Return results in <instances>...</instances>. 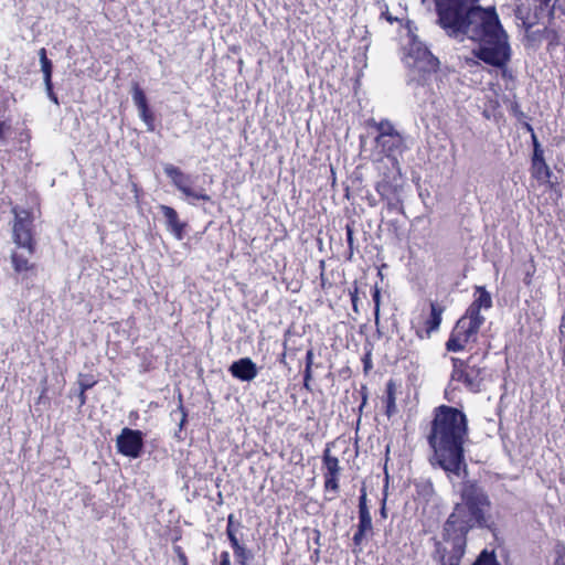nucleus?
Masks as SVG:
<instances>
[{
    "instance_id": "obj_1",
    "label": "nucleus",
    "mask_w": 565,
    "mask_h": 565,
    "mask_svg": "<svg viewBox=\"0 0 565 565\" xmlns=\"http://www.w3.org/2000/svg\"><path fill=\"white\" fill-rule=\"evenodd\" d=\"M439 24L450 36L478 43L472 53L493 67H504L511 57L508 35L493 7H473L462 14L457 8H439Z\"/></svg>"
},
{
    "instance_id": "obj_2",
    "label": "nucleus",
    "mask_w": 565,
    "mask_h": 565,
    "mask_svg": "<svg viewBox=\"0 0 565 565\" xmlns=\"http://www.w3.org/2000/svg\"><path fill=\"white\" fill-rule=\"evenodd\" d=\"M461 499L445 524L446 545L441 565H459L466 551L467 533L475 526L486 524L490 500L475 482L466 481L460 490Z\"/></svg>"
},
{
    "instance_id": "obj_3",
    "label": "nucleus",
    "mask_w": 565,
    "mask_h": 565,
    "mask_svg": "<svg viewBox=\"0 0 565 565\" xmlns=\"http://www.w3.org/2000/svg\"><path fill=\"white\" fill-rule=\"evenodd\" d=\"M467 439V419L465 414L454 407L440 406L433 422L428 437L434 451L430 463L438 466L448 475L460 476L467 466L463 444Z\"/></svg>"
},
{
    "instance_id": "obj_4",
    "label": "nucleus",
    "mask_w": 565,
    "mask_h": 565,
    "mask_svg": "<svg viewBox=\"0 0 565 565\" xmlns=\"http://www.w3.org/2000/svg\"><path fill=\"white\" fill-rule=\"evenodd\" d=\"M491 307V295L484 287H476L473 301L467 308L465 315L457 321L446 342L447 350L459 352L465 350L469 343L476 342L478 332L486 321L484 312Z\"/></svg>"
},
{
    "instance_id": "obj_5",
    "label": "nucleus",
    "mask_w": 565,
    "mask_h": 565,
    "mask_svg": "<svg viewBox=\"0 0 565 565\" xmlns=\"http://www.w3.org/2000/svg\"><path fill=\"white\" fill-rule=\"evenodd\" d=\"M403 61L412 79L417 82L426 81V76L437 68V60L413 33L408 34V42L404 45Z\"/></svg>"
},
{
    "instance_id": "obj_6",
    "label": "nucleus",
    "mask_w": 565,
    "mask_h": 565,
    "mask_svg": "<svg viewBox=\"0 0 565 565\" xmlns=\"http://www.w3.org/2000/svg\"><path fill=\"white\" fill-rule=\"evenodd\" d=\"M14 221L12 225L13 243L28 252L30 256L36 252V237L34 231V216L30 210L12 207Z\"/></svg>"
},
{
    "instance_id": "obj_7",
    "label": "nucleus",
    "mask_w": 565,
    "mask_h": 565,
    "mask_svg": "<svg viewBox=\"0 0 565 565\" xmlns=\"http://www.w3.org/2000/svg\"><path fill=\"white\" fill-rule=\"evenodd\" d=\"M166 175L171 180L172 184L188 199L193 201H210L203 188H193L191 175L184 173L179 167L168 163L163 168Z\"/></svg>"
},
{
    "instance_id": "obj_8",
    "label": "nucleus",
    "mask_w": 565,
    "mask_h": 565,
    "mask_svg": "<svg viewBox=\"0 0 565 565\" xmlns=\"http://www.w3.org/2000/svg\"><path fill=\"white\" fill-rule=\"evenodd\" d=\"M452 363L451 380L462 383L470 391H478L483 380L481 369L459 359H452Z\"/></svg>"
},
{
    "instance_id": "obj_9",
    "label": "nucleus",
    "mask_w": 565,
    "mask_h": 565,
    "mask_svg": "<svg viewBox=\"0 0 565 565\" xmlns=\"http://www.w3.org/2000/svg\"><path fill=\"white\" fill-rule=\"evenodd\" d=\"M141 430L125 427L116 439L117 451L126 457L138 458L143 449Z\"/></svg>"
},
{
    "instance_id": "obj_10",
    "label": "nucleus",
    "mask_w": 565,
    "mask_h": 565,
    "mask_svg": "<svg viewBox=\"0 0 565 565\" xmlns=\"http://www.w3.org/2000/svg\"><path fill=\"white\" fill-rule=\"evenodd\" d=\"M131 95L134 104L136 105L139 117L147 126L148 131H154V114L150 109L148 105L147 96L143 92V89L140 87L139 83L135 82L131 87Z\"/></svg>"
},
{
    "instance_id": "obj_11",
    "label": "nucleus",
    "mask_w": 565,
    "mask_h": 565,
    "mask_svg": "<svg viewBox=\"0 0 565 565\" xmlns=\"http://www.w3.org/2000/svg\"><path fill=\"white\" fill-rule=\"evenodd\" d=\"M159 210L162 213L167 230L178 239H183L188 223L179 218L178 212L169 205L161 204Z\"/></svg>"
},
{
    "instance_id": "obj_12",
    "label": "nucleus",
    "mask_w": 565,
    "mask_h": 565,
    "mask_svg": "<svg viewBox=\"0 0 565 565\" xmlns=\"http://www.w3.org/2000/svg\"><path fill=\"white\" fill-rule=\"evenodd\" d=\"M11 264L15 274L21 277V281H26L28 279L35 277L38 274V265L33 262H30L23 254L13 250L11 253Z\"/></svg>"
},
{
    "instance_id": "obj_13",
    "label": "nucleus",
    "mask_w": 565,
    "mask_h": 565,
    "mask_svg": "<svg viewBox=\"0 0 565 565\" xmlns=\"http://www.w3.org/2000/svg\"><path fill=\"white\" fill-rule=\"evenodd\" d=\"M239 526H241L239 524L234 523V518L231 514L227 520V527H226L227 537L230 540L231 546L234 550V555H235L236 561L241 565H247L246 548L243 544L239 543V539L237 536Z\"/></svg>"
},
{
    "instance_id": "obj_14",
    "label": "nucleus",
    "mask_w": 565,
    "mask_h": 565,
    "mask_svg": "<svg viewBox=\"0 0 565 565\" xmlns=\"http://www.w3.org/2000/svg\"><path fill=\"white\" fill-rule=\"evenodd\" d=\"M375 142L386 157L393 158L394 163L398 164L395 153L402 152L404 148V138L399 132L384 138H375Z\"/></svg>"
},
{
    "instance_id": "obj_15",
    "label": "nucleus",
    "mask_w": 565,
    "mask_h": 565,
    "mask_svg": "<svg viewBox=\"0 0 565 565\" xmlns=\"http://www.w3.org/2000/svg\"><path fill=\"white\" fill-rule=\"evenodd\" d=\"M39 57H40V63H41V70L43 72V76H44L45 88H46L51 99L57 104V97L53 92V83H52L53 64H52V61L47 57L46 50L44 47L39 50Z\"/></svg>"
},
{
    "instance_id": "obj_16",
    "label": "nucleus",
    "mask_w": 565,
    "mask_h": 565,
    "mask_svg": "<svg viewBox=\"0 0 565 565\" xmlns=\"http://www.w3.org/2000/svg\"><path fill=\"white\" fill-rule=\"evenodd\" d=\"M373 532L372 516L371 513H359V525L358 531L353 536L355 545H361L363 540L370 536Z\"/></svg>"
},
{
    "instance_id": "obj_17",
    "label": "nucleus",
    "mask_w": 565,
    "mask_h": 565,
    "mask_svg": "<svg viewBox=\"0 0 565 565\" xmlns=\"http://www.w3.org/2000/svg\"><path fill=\"white\" fill-rule=\"evenodd\" d=\"M532 175L542 183H550L552 171L543 159H532Z\"/></svg>"
},
{
    "instance_id": "obj_18",
    "label": "nucleus",
    "mask_w": 565,
    "mask_h": 565,
    "mask_svg": "<svg viewBox=\"0 0 565 565\" xmlns=\"http://www.w3.org/2000/svg\"><path fill=\"white\" fill-rule=\"evenodd\" d=\"M443 311L444 309L440 306L434 302L430 305V316L425 322L426 333L428 337L430 335L431 332L438 330L441 323Z\"/></svg>"
},
{
    "instance_id": "obj_19",
    "label": "nucleus",
    "mask_w": 565,
    "mask_h": 565,
    "mask_svg": "<svg viewBox=\"0 0 565 565\" xmlns=\"http://www.w3.org/2000/svg\"><path fill=\"white\" fill-rule=\"evenodd\" d=\"M323 466L326 468L324 476H339L340 466L337 457L332 456L329 449L323 452Z\"/></svg>"
},
{
    "instance_id": "obj_20",
    "label": "nucleus",
    "mask_w": 565,
    "mask_h": 565,
    "mask_svg": "<svg viewBox=\"0 0 565 565\" xmlns=\"http://www.w3.org/2000/svg\"><path fill=\"white\" fill-rule=\"evenodd\" d=\"M230 371L234 377L247 381V358H242L234 362L231 365Z\"/></svg>"
},
{
    "instance_id": "obj_21",
    "label": "nucleus",
    "mask_w": 565,
    "mask_h": 565,
    "mask_svg": "<svg viewBox=\"0 0 565 565\" xmlns=\"http://www.w3.org/2000/svg\"><path fill=\"white\" fill-rule=\"evenodd\" d=\"M374 127L377 129L379 135L376 138L388 137L390 135L397 134L398 131L394 128L391 121L381 120L380 122H373Z\"/></svg>"
},
{
    "instance_id": "obj_22",
    "label": "nucleus",
    "mask_w": 565,
    "mask_h": 565,
    "mask_svg": "<svg viewBox=\"0 0 565 565\" xmlns=\"http://www.w3.org/2000/svg\"><path fill=\"white\" fill-rule=\"evenodd\" d=\"M473 565H499L494 555L483 551Z\"/></svg>"
},
{
    "instance_id": "obj_23",
    "label": "nucleus",
    "mask_w": 565,
    "mask_h": 565,
    "mask_svg": "<svg viewBox=\"0 0 565 565\" xmlns=\"http://www.w3.org/2000/svg\"><path fill=\"white\" fill-rule=\"evenodd\" d=\"M324 489L327 491L338 492L339 476H324Z\"/></svg>"
},
{
    "instance_id": "obj_24",
    "label": "nucleus",
    "mask_w": 565,
    "mask_h": 565,
    "mask_svg": "<svg viewBox=\"0 0 565 565\" xmlns=\"http://www.w3.org/2000/svg\"><path fill=\"white\" fill-rule=\"evenodd\" d=\"M173 552L177 556L178 565H189L188 556H186L184 550L182 548V546L174 544Z\"/></svg>"
},
{
    "instance_id": "obj_25",
    "label": "nucleus",
    "mask_w": 565,
    "mask_h": 565,
    "mask_svg": "<svg viewBox=\"0 0 565 565\" xmlns=\"http://www.w3.org/2000/svg\"><path fill=\"white\" fill-rule=\"evenodd\" d=\"M529 130L530 131H533V129L527 126ZM532 139H533V146H534V153H533V158L532 159H543V149L541 148V145L536 138V136L534 135V132H532Z\"/></svg>"
},
{
    "instance_id": "obj_26",
    "label": "nucleus",
    "mask_w": 565,
    "mask_h": 565,
    "mask_svg": "<svg viewBox=\"0 0 565 565\" xmlns=\"http://www.w3.org/2000/svg\"><path fill=\"white\" fill-rule=\"evenodd\" d=\"M178 411L181 413V419H180L179 427H180V429H182L188 419V411L183 405V397H182L181 393L179 394Z\"/></svg>"
},
{
    "instance_id": "obj_27",
    "label": "nucleus",
    "mask_w": 565,
    "mask_h": 565,
    "mask_svg": "<svg viewBox=\"0 0 565 565\" xmlns=\"http://www.w3.org/2000/svg\"><path fill=\"white\" fill-rule=\"evenodd\" d=\"M83 380L79 381V388L88 391L96 385L97 381L92 375H83Z\"/></svg>"
},
{
    "instance_id": "obj_28",
    "label": "nucleus",
    "mask_w": 565,
    "mask_h": 565,
    "mask_svg": "<svg viewBox=\"0 0 565 565\" xmlns=\"http://www.w3.org/2000/svg\"><path fill=\"white\" fill-rule=\"evenodd\" d=\"M379 194L383 198L388 199L391 195V188L385 183H379L376 188Z\"/></svg>"
},
{
    "instance_id": "obj_29",
    "label": "nucleus",
    "mask_w": 565,
    "mask_h": 565,
    "mask_svg": "<svg viewBox=\"0 0 565 565\" xmlns=\"http://www.w3.org/2000/svg\"><path fill=\"white\" fill-rule=\"evenodd\" d=\"M11 129L9 121L0 120V141L6 140V134Z\"/></svg>"
},
{
    "instance_id": "obj_30",
    "label": "nucleus",
    "mask_w": 565,
    "mask_h": 565,
    "mask_svg": "<svg viewBox=\"0 0 565 565\" xmlns=\"http://www.w3.org/2000/svg\"><path fill=\"white\" fill-rule=\"evenodd\" d=\"M369 513V508L366 505V493L365 491L363 490L361 497H360V502H359V513Z\"/></svg>"
},
{
    "instance_id": "obj_31",
    "label": "nucleus",
    "mask_w": 565,
    "mask_h": 565,
    "mask_svg": "<svg viewBox=\"0 0 565 565\" xmlns=\"http://www.w3.org/2000/svg\"><path fill=\"white\" fill-rule=\"evenodd\" d=\"M218 565H231L230 553L224 551L220 555V564Z\"/></svg>"
},
{
    "instance_id": "obj_32",
    "label": "nucleus",
    "mask_w": 565,
    "mask_h": 565,
    "mask_svg": "<svg viewBox=\"0 0 565 565\" xmlns=\"http://www.w3.org/2000/svg\"><path fill=\"white\" fill-rule=\"evenodd\" d=\"M86 392L87 391H83V388H79V393H78V402H79V406H83L86 404V401H87V396H86Z\"/></svg>"
},
{
    "instance_id": "obj_33",
    "label": "nucleus",
    "mask_w": 565,
    "mask_h": 565,
    "mask_svg": "<svg viewBox=\"0 0 565 565\" xmlns=\"http://www.w3.org/2000/svg\"><path fill=\"white\" fill-rule=\"evenodd\" d=\"M306 358H307V365H306V367H307V372H309V370L311 369L312 358H313L312 351H308Z\"/></svg>"
},
{
    "instance_id": "obj_34",
    "label": "nucleus",
    "mask_w": 565,
    "mask_h": 565,
    "mask_svg": "<svg viewBox=\"0 0 565 565\" xmlns=\"http://www.w3.org/2000/svg\"><path fill=\"white\" fill-rule=\"evenodd\" d=\"M559 332H561V342H565V318H563V320H562V323L559 327Z\"/></svg>"
},
{
    "instance_id": "obj_35",
    "label": "nucleus",
    "mask_w": 565,
    "mask_h": 565,
    "mask_svg": "<svg viewBox=\"0 0 565 565\" xmlns=\"http://www.w3.org/2000/svg\"><path fill=\"white\" fill-rule=\"evenodd\" d=\"M394 408V398L393 396L390 394L388 395V403H387V414L391 415L392 411Z\"/></svg>"
},
{
    "instance_id": "obj_36",
    "label": "nucleus",
    "mask_w": 565,
    "mask_h": 565,
    "mask_svg": "<svg viewBox=\"0 0 565 565\" xmlns=\"http://www.w3.org/2000/svg\"><path fill=\"white\" fill-rule=\"evenodd\" d=\"M256 375V369L255 365L249 360V380H252Z\"/></svg>"
},
{
    "instance_id": "obj_37",
    "label": "nucleus",
    "mask_w": 565,
    "mask_h": 565,
    "mask_svg": "<svg viewBox=\"0 0 565 565\" xmlns=\"http://www.w3.org/2000/svg\"><path fill=\"white\" fill-rule=\"evenodd\" d=\"M556 565H565V553L557 557Z\"/></svg>"
},
{
    "instance_id": "obj_38",
    "label": "nucleus",
    "mask_w": 565,
    "mask_h": 565,
    "mask_svg": "<svg viewBox=\"0 0 565 565\" xmlns=\"http://www.w3.org/2000/svg\"><path fill=\"white\" fill-rule=\"evenodd\" d=\"M374 301H375L376 311H377L379 310V303H380V294H379L377 290L375 291V295H374Z\"/></svg>"
},
{
    "instance_id": "obj_39",
    "label": "nucleus",
    "mask_w": 565,
    "mask_h": 565,
    "mask_svg": "<svg viewBox=\"0 0 565 565\" xmlns=\"http://www.w3.org/2000/svg\"><path fill=\"white\" fill-rule=\"evenodd\" d=\"M562 350H563V361L565 364V342H562Z\"/></svg>"
},
{
    "instance_id": "obj_40",
    "label": "nucleus",
    "mask_w": 565,
    "mask_h": 565,
    "mask_svg": "<svg viewBox=\"0 0 565 565\" xmlns=\"http://www.w3.org/2000/svg\"><path fill=\"white\" fill-rule=\"evenodd\" d=\"M381 514H382V516H383V518H386L385 507H383V508L381 509Z\"/></svg>"
},
{
    "instance_id": "obj_41",
    "label": "nucleus",
    "mask_w": 565,
    "mask_h": 565,
    "mask_svg": "<svg viewBox=\"0 0 565 565\" xmlns=\"http://www.w3.org/2000/svg\"><path fill=\"white\" fill-rule=\"evenodd\" d=\"M181 539V534L179 533L178 535H174L173 537V542H178L179 540Z\"/></svg>"
},
{
    "instance_id": "obj_42",
    "label": "nucleus",
    "mask_w": 565,
    "mask_h": 565,
    "mask_svg": "<svg viewBox=\"0 0 565 565\" xmlns=\"http://www.w3.org/2000/svg\"><path fill=\"white\" fill-rule=\"evenodd\" d=\"M309 379H310V371L309 372L306 371V379H305L306 383L309 381Z\"/></svg>"
}]
</instances>
